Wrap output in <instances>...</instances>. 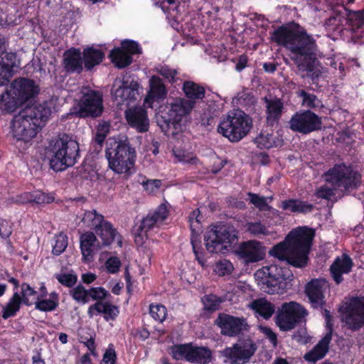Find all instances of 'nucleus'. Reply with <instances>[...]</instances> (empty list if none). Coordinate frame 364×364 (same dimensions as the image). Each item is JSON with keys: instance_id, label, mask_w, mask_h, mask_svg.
<instances>
[{"instance_id": "f257e3e1", "label": "nucleus", "mask_w": 364, "mask_h": 364, "mask_svg": "<svg viewBox=\"0 0 364 364\" xmlns=\"http://www.w3.org/2000/svg\"><path fill=\"white\" fill-rule=\"evenodd\" d=\"M316 235L314 229L300 226L293 229L285 240L274 246L269 254L289 264L302 268L307 264L309 253Z\"/></svg>"}, {"instance_id": "f03ea898", "label": "nucleus", "mask_w": 364, "mask_h": 364, "mask_svg": "<svg viewBox=\"0 0 364 364\" xmlns=\"http://www.w3.org/2000/svg\"><path fill=\"white\" fill-rule=\"evenodd\" d=\"M272 39L289 49L294 55L292 59L301 71L311 73L314 69L316 55L315 41L305 32L294 31L281 26L272 34Z\"/></svg>"}, {"instance_id": "7ed1b4c3", "label": "nucleus", "mask_w": 364, "mask_h": 364, "mask_svg": "<svg viewBox=\"0 0 364 364\" xmlns=\"http://www.w3.org/2000/svg\"><path fill=\"white\" fill-rule=\"evenodd\" d=\"M51 114L50 108L44 102L34 104L22 109L12 121V135L17 140L28 141L37 134Z\"/></svg>"}, {"instance_id": "20e7f679", "label": "nucleus", "mask_w": 364, "mask_h": 364, "mask_svg": "<svg viewBox=\"0 0 364 364\" xmlns=\"http://www.w3.org/2000/svg\"><path fill=\"white\" fill-rule=\"evenodd\" d=\"M39 87L33 80L18 77L10 85L9 89L0 96V109L6 112H14L22 104L35 97Z\"/></svg>"}, {"instance_id": "39448f33", "label": "nucleus", "mask_w": 364, "mask_h": 364, "mask_svg": "<svg viewBox=\"0 0 364 364\" xmlns=\"http://www.w3.org/2000/svg\"><path fill=\"white\" fill-rule=\"evenodd\" d=\"M323 177L324 180L331 186L323 185L321 186L320 198L327 200L334 196L336 188H341L345 191L353 190L357 188L360 181V174L350 166L344 164L336 165Z\"/></svg>"}, {"instance_id": "423d86ee", "label": "nucleus", "mask_w": 364, "mask_h": 364, "mask_svg": "<svg viewBox=\"0 0 364 364\" xmlns=\"http://www.w3.org/2000/svg\"><path fill=\"white\" fill-rule=\"evenodd\" d=\"M194 103L186 98H174L166 105L159 107L156 114V122L165 134H169L171 129H176L182 118L190 114Z\"/></svg>"}, {"instance_id": "0eeeda50", "label": "nucleus", "mask_w": 364, "mask_h": 364, "mask_svg": "<svg viewBox=\"0 0 364 364\" xmlns=\"http://www.w3.org/2000/svg\"><path fill=\"white\" fill-rule=\"evenodd\" d=\"M109 168L117 173H124L134 167L136 151L127 136H119L106 150Z\"/></svg>"}, {"instance_id": "6e6552de", "label": "nucleus", "mask_w": 364, "mask_h": 364, "mask_svg": "<svg viewBox=\"0 0 364 364\" xmlns=\"http://www.w3.org/2000/svg\"><path fill=\"white\" fill-rule=\"evenodd\" d=\"M53 156L50 160V168L58 172L75 165L79 156L78 143L66 134H59L50 143Z\"/></svg>"}, {"instance_id": "1a4fd4ad", "label": "nucleus", "mask_w": 364, "mask_h": 364, "mask_svg": "<svg viewBox=\"0 0 364 364\" xmlns=\"http://www.w3.org/2000/svg\"><path fill=\"white\" fill-rule=\"evenodd\" d=\"M255 277L262 291L274 294L283 291L284 287L282 282L292 280L293 274L287 269L272 264L257 270Z\"/></svg>"}, {"instance_id": "9d476101", "label": "nucleus", "mask_w": 364, "mask_h": 364, "mask_svg": "<svg viewBox=\"0 0 364 364\" xmlns=\"http://www.w3.org/2000/svg\"><path fill=\"white\" fill-rule=\"evenodd\" d=\"M251 127V119L243 111L235 109L221 121L218 132L230 141L237 142L247 134Z\"/></svg>"}, {"instance_id": "9b49d317", "label": "nucleus", "mask_w": 364, "mask_h": 364, "mask_svg": "<svg viewBox=\"0 0 364 364\" xmlns=\"http://www.w3.org/2000/svg\"><path fill=\"white\" fill-rule=\"evenodd\" d=\"M308 311L296 301L283 303L274 318L276 325L282 331H289L306 322Z\"/></svg>"}, {"instance_id": "f8f14e48", "label": "nucleus", "mask_w": 364, "mask_h": 364, "mask_svg": "<svg viewBox=\"0 0 364 364\" xmlns=\"http://www.w3.org/2000/svg\"><path fill=\"white\" fill-rule=\"evenodd\" d=\"M237 239V232L232 227L219 225L209 231L205 237V247L210 253L224 254Z\"/></svg>"}, {"instance_id": "ddd939ff", "label": "nucleus", "mask_w": 364, "mask_h": 364, "mask_svg": "<svg viewBox=\"0 0 364 364\" xmlns=\"http://www.w3.org/2000/svg\"><path fill=\"white\" fill-rule=\"evenodd\" d=\"M338 310L348 328L355 331L364 326V296L346 299Z\"/></svg>"}, {"instance_id": "4468645a", "label": "nucleus", "mask_w": 364, "mask_h": 364, "mask_svg": "<svg viewBox=\"0 0 364 364\" xmlns=\"http://www.w3.org/2000/svg\"><path fill=\"white\" fill-rule=\"evenodd\" d=\"M257 346L249 337L240 338L232 347L225 348L222 355L229 364H246L257 351Z\"/></svg>"}, {"instance_id": "2eb2a0df", "label": "nucleus", "mask_w": 364, "mask_h": 364, "mask_svg": "<svg viewBox=\"0 0 364 364\" xmlns=\"http://www.w3.org/2000/svg\"><path fill=\"white\" fill-rule=\"evenodd\" d=\"M79 100V109L76 114L80 117H97L103 111L102 96L99 91L82 87Z\"/></svg>"}, {"instance_id": "dca6fc26", "label": "nucleus", "mask_w": 364, "mask_h": 364, "mask_svg": "<svg viewBox=\"0 0 364 364\" xmlns=\"http://www.w3.org/2000/svg\"><path fill=\"white\" fill-rule=\"evenodd\" d=\"M172 355L176 360L189 363L207 364L210 362L212 353L206 347H194L191 344L177 345L172 348Z\"/></svg>"}, {"instance_id": "f3484780", "label": "nucleus", "mask_w": 364, "mask_h": 364, "mask_svg": "<svg viewBox=\"0 0 364 364\" xmlns=\"http://www.w3.org/2000/svg\"><path fill=\"white\" fill-rule=\"evenodd\" d=\"M318 117L311 111L296 112L291 117L289 128L304 134L311 133L318 129Z\"/></svg>"}, {"instance_id": "a211bd4d", "label": "nucleus", "mask_w": 364, "mask_h": 364, "mask_svg": "<svg viewBox=\"0 0 364 364\" xmlns=\"http://www.w3.org/2000/svg\"><path fill=\"white\" fill-rule=\"evenodd\" d=\"M235 255L245 264H249L262 260L264 252L261 242L249 240L240 244L235 250Z\"/></svg>"}, {"instance_id": "6ab92c4d", "label": "nucleus", "mask_w": 364, "mask_h": 364, "mask_svg": "<svg viewBox=\"0 0 364 364\" xmlns=\"http://www.w3.org/2000/svg\"><path fill=\"white\" fill-rule=\"evenodd\" d=\"M216 323L220 327L222 334L230 337L235 336L243 331H247L248 328L245 318L228 314L219 315Z\"/></svg>"}, {"instance_id": "aec40b11", "label": "nucleus", "mask_w": 364, "mask_h": 364, "mask_svg": "<svg viewBox=\"0 0 364 364\" xmlns=\"http://www.w3.org/2000/svg\"><path fill=\"white\" fill-rule=\"evenodd\" d=\"M127 124L139 133L146 132L149 129V119L146 110L141 106L129 107L124 112Z\"/></svg>"}, {"instance_id": "412c9836", "label": "nucleus", "mask_w": 364, "mask_h": 364, "mask_svg": "<svg viewBox=\"0 0 364 364\" xmlns=\"http://www.w3.org/2000/svg\"><path fill=\"white\" fill-rule=\"evenodd\" d=\"M139 84L134 80H123L121 85L113 91V95L118 104L136 100L139 96Z\"/></svg>"}, {"instance_id": "4be33fe9", "label": "nucleus", "mask_w": 364, "mask_h": 364, "mask_svg": "<svg viewBox=\"0 0 364 364\" xmlns=\"http://www.w3.org/2000/svg\"><path fill=\"white\" fill-rule=\"evenodd\" d=\"M63 65L68 73H80L82 70V58L79 49L70 48L63 54Z\"/></svg>"}, {"instance_id": "5701e85b", "label": "nucleus", "mask_w": 364, "mask_h": 364, "mask_svg": "<svg viewBox=\"0 0 364 364\" xmlns=\"http://www.w3.org/2000/svg\"><path fill=\"white\" fill-rule=\"evenodd\" d=\"M167 95V90L162 80L156 75H153L149 79V91L144 102L149 104L153 101L164 100Z\"/></svg>"}, {"instance_id": "b1692460", "label": "nucleus", "mask_w": 364, "mask_h": 364, "mask_svg": "<svg viewBox=\"0 0 364 364\" xmlns=\"http://www.w3.org/2000/svg\"><path fill=\"white\" fill-rule=\"evenodd\" d=\"M95 231L97 235L101 239L102 245L108 246L111 245L116 237L117 238L118 244L120 246L122 245L120 236L109 222L104 220Z\"/></svg>"}, {"instance_id": "393cba45", "label": "nucleus", "mask_w": 364, "mask_h": 364, "mask_svg": "<svg viewBox=\"0 0 364 364\" xmlns=\"http://www.w3.org/2000/svg\"><path fill=\"white\" fill-rule=\"evenodd\" d=\"M353 266L351 259L346 255H343L341 257H338L331 266L332 277L337 284L343 281L342 274H348L350 272Z\"/></svg>"}, {"instance_id": "a878e982", "label": "nucleus", "mask_w": 364, "mask_h": 364, "mask_svg": "<svg viewBox=\"0 0 364 364\" xmlns=\"http://www.w3.org/2000/svg\"><path fill=\"white\" fill-rule=\"evenodd\" d=\"M94 311L99 314H103L105 320H114L119 314L118 308L109 302L97 301L91 305L88 309V314L92 317Z\"/></svg>"}, {"instance_id": "bb28decb", "label": "nucleus", "mask_w": 364, "mask_h": 364, "mask_svg": "<svg viewBox=\"0 0 364 364\" xmlns=\"http://www.w3.org/2000/svg\"><path fill=\"white\" fill-rule=\"evenodd\" d=\"M267 107V122L273 125L280 119L284 109L283 103L279 99L268 100L264 98Z\"/></svg>"}, {"instance_id": "cd10ccee", "label": "nucleus", "mask_w": 364, "mask_h": 364, "mask_svg": "<svg viewBox=\"0 0 364 364\" xmlns=\"http://www.w3.org/2000/svg\"><path fill=\"white\" fill-rule=\"evenodd\" d=\"M282 208L296 213H309L313 211L314 205L307 201L299 199H289L282 202Z\"/></svg>"}, {"instance_id": "c85d7f7f", "label": "nucleus", "mask_w": 364, "mask_h": 364, "mask_svg": "<svg viewBox=\"0 0 364 364\" xmlns=\"http://www.w3.org/2000/svg\"><path fill=\"white\" fill-rule=\"evenodd\" d=\"M323 316L326 321V328L327 332L324 337L320 341V359L323 358L328 351L333 326V318L330 311L325 309Z\"/></svg>"}, {"instance_id": "c756f323", "label": "nucleus", "mask_w": 364, "mask_h": 364, "mask_svg": "<svg viewBox=\"0 0 364 364\" xmlns=\"http://www.w3.org/2000/svg\"><path fill=\"white\" fill-rule=\"evenodd\" d=\"M183 90L186 97L188 98L186 100H191L193 102L194 105H196V100H203L205 97V88L193 81L184 82Z\"/></svg>"}, {"instance_id": "7c9ffc66", "label": "nucleus", "mask_w": 364, "mask_h": 364, "mask_svg": "<svg viewBox=\"0 0 364 364\" xmlns=\"http://www.w3.org/2000/svg\"><path fill=\"white\" fill-rule=\"evenodd\" d=\"M96 241L97 237L92 232H88L81 235L80 249L84 260H92L93 256V247Z\"/></svg>"}, {"instance_id": "2f4dec72", "label": "nucleus", "mask_w": 364, "mask_h": 364, "mask_svg": "<svg viewBox=\"0 0 364 364\" xmlns=\"http://www.w3.org/2000/svg\"><path fill=\"white\" fill-rule=\"evenodd\" d=\"M105 57L104 53L98 49L93 48H87L82 52V58L85 63V67L87 70H91L95 65L100 64Z\"/></svg>"}, {"instance_id": "473e14b6", "label": "nucleus", "mask_w": 364, "mask_h": 364, "mask_svg": "<svg viewBox=\"0 0 364 364\" xmlns=\"http://www.w3.org/2000/svg\"><path fill=\"white\" fill-rule=\"evenodd\" d=\"M250 306L265 319L269 318L275 311L274 306L265 299L255 300L250 304Z\"/></svg>"}, {"instance_id": "72a5a7b5", "label": "nucleus", "mask_w": 364, "mask_h": 364, "mask_svg": "<svg viewBox=\"0 0 364 364\" xmlns=\"http://www.w3.org/2000/svg\"><path fill=\"white\" fill-rule=\"evenodd\" d=\"M255 142L260 149H270L274 146H279L283 144V140L279 137L275 138L272 134L261 132L255 139Z\"/></svg>"}, {"instance_id": "f704fd0d", "label": "nucleus", "mask_w": 364, "mask_h": 364, "mask_svg": "<svg viewBox=\"0 0 364 364\" xmlns=\"http://www.w3.org/2000/svg\"><path fill=\"white\" fill-rule=\"evenodd\" d=\"M304 294L311 306H318V279H313L305 285Z\"/></svg>"}, {"instance_id": "c9c22d12", "label": "nucleus", "mask_w": 364, "mask_h": 364, "mask_svg": "<svg viewBox=\"0 0 364 364\" xmlns=\"http://www.w3.org/2000/svg\"><path fill=\"white\" fill-rule=\"evenodd\" d=\"M109 57L112 62L119 68H124L129 65L132 61V58L122 48H115L110 52Z\"/></svg>"}, {"instance_id": "e433bc0d", "label": "nucleus", "mask_w": 364, "mask_h": 364, "mask_svg": "<svg viewBox=\"0 0 364 364\" xmlns=\"http://www.w3.org/2000/svg\"><path fill=\"white\" fill-rule=\"evenodd\" d=\"M22 301L21 296L17 292L14 293L9 302L4 307L2 317L6 319L14 316L19 310Z\"/></svg>"}, {"instance_id": "4c0bfd02", "label": "nucleus", "mask_w": 364, "mask_h": 364, "mask_svg": "<svg viewBox=\"0 0 364 364\" xmlns=\"http://www.w3.org/2000/svg\"><path fill=\"white\" fill-rule=\"evenodd\" d=\"M104 216L97 213L95 210H88L84 213L82 222L87 226L92 227L94 230L102 223Z\"/></svg>"}, {"instance_id": "58836bf2", "label": "nucleus", "mask_w": 364, "mask_h": 364, "mask_svg": "<svg viewBox=\"0 0 364 364\" xmlns=\"http://www.w3.org/2000/svg\"><path fill=\"white\" fill-rule=\"evenodd\" d=\"M0 63L11 71H14V68L18 66L19 60H18L17 55L15 53L1 52L0 54Z\"/></svg>"}, {"instance_id": "ea45409f", "label": "nucleus", "mask_w": 364, "mask_h": 364, "mask_svg": "<svg viewBox=\"0 0 364 364\" xmlns=\"http://www.w3.org/2000/svg\"><path fill=\"white\" fill-rule=\"evenodd\" d=\"M110 131V124L109 122H102L99 123L97 127L95 142L101 148L106 137Z\"/></svg>"}, {"instance_id": "a19ab883", "label": "nucleus", "mask_w": 364, "mask_h": 364, "mask_svg": "<svg viewBox=\"0 0 364 364\" xmlns=\"http://www.w3.org/2000/svg\"><path fill=\"white\" fill-rule=\"evenodd\" d=\"M247 231L255 237L268 235L269 230L261 222H250L246 224Z\"/></svg>"}, {"instance_id": "79ce46f5", "label": "nucleus", "mask_w": 364, "mask_h": 364, "mask_svg": "<svg viewBox=\"0 0 364 364\" xmlns=\"http://www.w3.org/2000/svg\"><path fill=\"white\" fill-rule=\"evenodd\" d=\"M346 21L353 27L359 28L364 23L363 11H346Z\"/></svg>"}, {"instance_id": "37998d69", "label": "nucleus", "mask_w": 364, "mask_h": 364, "mask_svg": "<svg viewBox=\"0 0 364 364\" xmlns=\"http://www.w3.org/2000/svg\"><path fill=\"white\" fill-rule=\"evenodd\" d=\"M200 210L196 209L189 215L188 221L190 223V228L192 231V236L195 237H199V232L201 230L200 221L199 220Z\"/></svg>"}, {"instance_id": "c03bdc74", "label": "nucleus", "mask_w": 364, "mask_h": 364, "mask_svg": "<svg viewBox=\"0 0 364 364\" xmlns=\"http://www.w3.org/2000/svg\"><path fill=\"white\" fill-rule=\"evenodd\" d=\"M204 309L210 311L217 310L222 302V300L213 294L206 295L203 298Z\"/></svg>"}, {"instance_id": "a18cd8bd", "label": "nucleus", "mask_w": 364, "mask_h": 364, "mask_svg": "<svg viewBox=\"0 0 364 364\" xmlns=\"http://www.w3.org/2000/svg\"><path fill=\"white\" fill-rule=\"evenodd\" d=\"M73 298L77 302L86 304L89 301L88 290L82 285H78L71 291Z\"/></svg>"}, {"instance_id": "49530a36", "label": "nucleus", "mask_w": 364, "mask_h": 364, "mask_svg": "<svg viewBox=\"0 0 364 364\" xmlns=\"http://www.w3.org/2000/svg\"><path fill=\"white\" fill-rule=\"evenodd\" d=\"M247 196L250 202L260 210H269L271 208L267 203L266 198L250 192L247 193Z\"/></svg>"}, {"instance_id": "de8ad7c7", "label": "nucleus", "mask_w": 364, "mask_h": 364, "mask_svg": "<svg viewBox=\"0 0 364 364\" xmlns=\"http://www.w3.org/2000/svg\"><path fill=\"white\" fill-rule=\"evenodd\" d=\"M68 246V239L66 235L60 234L55 238V245L53 247V253L59 255L65 251Z\"/></svg>"}, {"instance_id": "09e8293b", "label": "nucleus", "mask_w": 364, "mask_h": 364, "mask_svg": "<svg viewBox=\"0 0 364 364\" xmlns=\"http://www.w3.org/2000/svg\"><path fill=\"white\" fill-rule=\"evenodd\" d=\"M150 314L151 317L159 322L164 321L166 316V309L164 306L157 304L150 306Z\"/></svg>"}, {"instance_id": "8fccbe9b", "label": "nucleus", "mask_w": 364, "mask_h": 364, "mask_svg": "<svg viewBox=\"0 0 364 364\" xmlns=\"http://www.w3.org/2000/svg\"><path fill=\"white\" fill-rule=\"evenodd\" d=\"M58 281L63 285L67 287H72L77 282V276L73 274L64 273L58 274L55 276Z\"/></svg>"}, {"instance_id": "3c124183", "label": "nucleus", "mask_w": 364, "mask_h": 364, "mask_svg": "<svg viewBox=\"0 0 364 364\" xmlns=\"http://www.w3.org/2000/svg\"><path fill=\"white\" fill-rule=\"evenodd\" d=\"M233 266L228 260L220 261L216 264L215 272L219 276H225L232 272Z\"/></svg>"}, {"instance_id": "603ef678", "label": "nucleus", "mask_w": 364, "mask_h": 364, "mask_svg": "<svg viewBox=\"0 0 364 364\" xmlns=\"http://www.w3.org/2000/svg\"><path fill=\"white\" fill-rule=\"evenodd\" d=\"M299 97H302V105L308 107H315V102L317 100L316 95L309 93L305 90H301L297 92Z\"/></svg>"}, {"instance_id": "864d4df0", "label": "nucleus", "mask_w": 364, "mask_h": 364, "mask_svg": "<svg viewBox=\"0 0 364 364\" xmlns=\"http://www.w3.org/2000/svg\"><path fill=\"white\" fill-rule=\"evenodd\" d=\"M88 294L89 299L101 301L108 296L109 293L103 287H92L88 290Z\"/></svg>"}, {"instance_id": "5fc2aeb1", "label": "nucleus", "mask_w": 364, "mask_h": 364, "mask_svg": "<svg viewBox=\"0 0 364 364\" xmlns=\"http://www.w3.org/2000/svg\"><path fill=\"white\" fill-rule=\"evenodd\" d=\"M151 215L159 224L161 223L168 215V210L166 205L164 203L161 204L153 213H151Z\"/></svg>"}, {"instance_id": "6e6d98bb", "label": "nucleus", "mask_w": 364, "mask_h": 364, "mask_svg": "<svg viewBox=\"0 0 364 364\" xmlns=\"http://www.w3.org/2000/svg\"><path fill=\"white\" fill-rule=\"evenodd\" d=\"M158 224L154 218L151 214H149L141 220V225L138 227V230L147 233L155 225Z\"/></svg>"}, {"instance_id": "4d7b16f0", "label": "nucleus", "mask_w": 364, "mask_h": 364, "mask_svg": "<svg viewBox=\"0 0 364 364\" xmlns=\"http://www.w3.org/2000/svg\"><path fill=\"white\" fill-rule=\"evenodd\" d=\"M36 309L42 311H50L56 309V303L50 299H41L36 303Z\"/></svg>"}, {"instance_id": "13d9d810", "label": "nucleus", "mask_w": 364, "mask_h": 364, "mask_svg": "<svg viewBox=\"0 0 364 364\" xmlns=\"http://www.w3.org/2000/svg\"><path fill=\"white\" fill-rule=\"evenodd\" d=\"M122 49L129 55L137 54L141 52L139 45L133 41L126 40L122 41Z\"/></svg>"}, {"instance_id": "bf43d9fd", "label": "nucleus", "mask_w": 364, "mask_h": 364, "mask_svg": "<svg viewBox=\"0 0 364 364\" xmlns=\"http://www.w3.org/2000/svg\"><path fill=\"white\" fill-rule=\"evenodd\" d=\"M158 73L168 79L169 81H174V77L177 74L176 70L171 69L168 66H159L156 68Z\"/></svg>"}, {"instance_id": "052dcab7", "label": "nucleus", "mask_w": 364, "mask_h": 364, "mask_svg": "<svg viewBox=\"0 0 364 364\" xmlns=\"http://www.w3.org/2000/svg\"><path fill=\"white\" fill-rule=\"evenodd\" d=\"M342 22V16L340 14L336 12L332 16H331L326 22L325 26L330 31L337 29V27Z\"/></svg>"}, {"instance_id": "680f3d73", "label": "nucleus", "mask_w": 364, "mask_h": 364, "mask_svg": "<svg viewBox=\"0 0 364 364\" xmlns=\"http://www.w3.org/2000/svg\"><path fill=\"white\" fill-rule=\"evenodd\" d=\"M105 266L109 273L114 274L119 271L121 262L117 257H112L106 261Z\"/></svg>"}, {"instance_id": "e2e57ef3", "label": "nucleus", "mask_w": 364, "mask_h": 364, "mask_svg": "<svg viewBox=\"0 0 364 364\" xmlns=\"http://www.w3.org/2000/svg\"><path fill=\"white\" fill-rule=\"evenodd\" d=\"M14 75V71H11L0 63V86H3L9 82Z\"/></svg>"}, {"instance_id": "0e129e2a", "label": "nucleus", "mask_w": 364, "mask_h": 364, "mask_svg": "<svg viewBox=\"0 0 364 364\" xmlns=\"http://www.w3.org/2000/svg\"><path fill=\"white\" fill-rule=\"evenodd\" d=\"M21 293H22V301L26 305H31V303L29 301L28 296H33L36 294V291L30 287L28 284L23 283L21 285Z\"/></svg>"}, {"instance_id": "69168bd1", "label": "nucleus", "mask_w": 364, "mask_h": 364, "mask_svg": "<svg viewBox=\"0 0 364 364\" xmlns=\"http://www.w3.org/2000/svg\"><path fill=\"white\" fill-rule=\"evenodd\" d=\"M142 185L149 193H153L161 187V181L157 179L147 180L144 181Z\"/></svg>"}, {"instance_id": "338daca9", "label": "nucleus", "mask_w": 364, "mask_h": 364, "mask_svg": "<svg viewBox=\"0 0 364 364\" xmlns=\"http://www.w3.org/2000/svg\"><path fill=\"white\" fill-rule=\"evenodd\" d=\"M11 232L12 229L9 223L4 219H0V236L2 238H8Z\"/></svg>"}, {"instance_id": "774afa93", "label": "nucleus", "mask_w": 364, "mask_h": 364, "mask_svg": "<svg viewBox=\"0 0 364 364\" xmlns=\"http://www.w3.org/2000/svg\"><path fill=\"white\" fill-rule=\"evenodd\" d=\"M116 358L117 355L114 350L108 348L103 355L102 364H115Z\"/></svg>"}]
</instances>
